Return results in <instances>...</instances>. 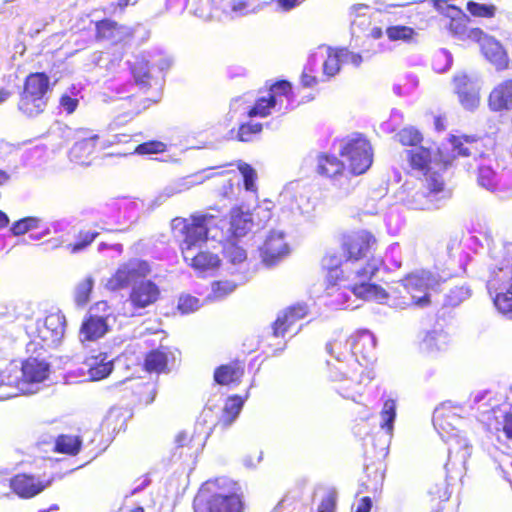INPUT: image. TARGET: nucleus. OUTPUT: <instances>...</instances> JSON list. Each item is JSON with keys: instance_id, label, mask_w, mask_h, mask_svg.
Wrapping results in <instances>:
<instances>
[{"instance_id": "39448f33", "label": "nucleus", "mask_w": 512, "mask_h": 512, "mask_svg": "<svg viewBox=\"0 0 512 512\" xmlns=\"http://www.w3.org/2000/svg\"><path fill=\"white\" fill-rule=\"evenodd\" d=\"M215 216L209 213H195L189 218L175 217L171 221L173 234L180 237L179 249L183 257L208 240L209 223Z\"/></svg>"}, {"instance_id": "473e14b6", "label": "nucleus", "mask_w": 512, "mask_h": 512, "mask_svg": "<svg viewBox=\"0 0 512 512\" xmlns=\"http://www.w3.org/2000/svg\"><path fill=\"white\" fill-rule=\"evenodd\" d=\"M82 446L78 436L61 434L55 440L53 451L60 454L77 455Z\"/></svg>"}, {"instance_id": "4468645a", "label": "nucleus", "mask_w": 512, "mask_h": 512, "mask_svg": "<svg viewBox=\"0 0 512 512\" xmlns=\"http://www.w3.org/2000/svg\"><path fill=\"white\" fill-rule=\"evenodd\" d=\"M101 310L104 313L102 315L90 313L84 318L80 333L84 336L86 341H95L102 338L109 330L108 317H109V305L106 301L97 302L92 308Z\"/></svg>"}, {"instance_id": "de8ad7c7", "label": "nucleus", "mask_w": 512, "mask_h": 512, "mask_svg": "<svg viewBox=\"0 0 512 512\" xmlns=\"http://www.w3.org/2000/svg\"><path fill=\"white\" fill-rule=\"evenodd\" d=\"M93 289V280L88 277L80 281L75 290V302L83 306L90 300V295Z\"/></svg>"}, {"instance_id": "37998d69", "label": "nucleus", "mask_w": 512, "mask_h": 512, "mask_svg": "<svg viewBox=\"0 0 512 512\" xmlns=\"http://www.w3.org/2000/svg\"><path fill=\"white\" fill-rule=\"evenodd\" d=\"M381 428L385 429L390 435L393 432V423L396 417V403L393 399H387L381 411Z\"/></svg>"}, {"instance_id": "6e6d98bb", "label": "nucleus", "mask_w": 512, "mask_h": 512, "mask_svg": "<svg viewBox=\"0 0 512 512\" xmlns=\"http://www.w3.org/2000/svg\"><path fill=\"white\" fill-rule=\"evenodd\" d=\"M454 417V414L444 410H436L433 416V423L436 428L444 433H449L453 430L450 419Z\"/></svg>"}, {"instance_id": "8fccbe9b", "label": "nucleus", "mask_w": 512, "mask_h": 512, "mask_svg": "<svg viewBox=\"0 0 512 512\" xmlns=\"http://www.w3.org/2000/svg\"><path fill=\"white\" fill-rule=\"evenodd\" d=\"M239 172L243 176L244 187L247 191H255L256 184L255 181L257 179L256 171L252 168V166L248 163L239 162L237 165Z\"/></svg>"}, {"instance_id": "f8f14e48", "label": "nucleus", "mask_w": 512, "mask_h": 512, "mask_svg": "<svg viewBox=\"0 0 512 512\" xmlns=\"http://www.w3.org/2000/svg\"><path fill=\"white\" fill-rule=\"evenodd\" d=\"M292 96V85L287 80H278L273 83L267 96L258 97L253 106L247 111V116L253 117H267L271 114V110L279 103L282 98H289Z\"/></svg>"}, {"instance_id": "4d7b16f0", "label": "nucleus", "mask_w": 512, "mask_h": 512, "mask_svg": "<svg viewBox=\"0 0 512 512\" xmlns=\"http://www.w3.org/2000/svg\"><path fill=\"white\" fill-rule=\"evenodd\" d=\"M338 494L335 489H330L321 499L316 512H336Z\"/></svg>"}, {"instance_id": "7c9ffc66", "label": "nucleus", "mask_w": 512, "mask_h": 512, "mask_svg": "<svg viewBox=\"0 0 512 512\" xmlns=\"http://www.w3.org/2000/svg\"><path fill=\"white\" fill-rule=\"evenodd\" d=\"M125 414L119 409L108 411L101 423V428L109 435H116L126 430Z\"/></svg>"}, {"instance_id": "7ed1b4c3", "label": "nucleus", "mask_w": 512, "mask_h": 512, "mask_svg": "<svg viewBox=\"0 0 512 512\" xmlns=\"http://www.w3.org/2000/svg\"><path fill=\"white\" fill-rule=\"evenodd\" d=\"M378 240L375 234L367 229H359L345 233L340 239V250L346 262L365 261L355 272L356 277L371 280L384 265V259L376 256Z\"/></svg>"}, {"instance_id": "20e7f679", "label": "nucleus", "mask_w": 512, "mask_h": 512, "mask_svg": "<svg viewBox=\"0 0 512 512\" xmlns=\"http://www.w3.org/2000/svg\"><path fill=\"white\" fill-rule=\"evenodd\" d=\"M51 91L50 78L45 72L29 73L19 93L18 111L28 119L37 118L46 111Z\"/></svg>"}, {"instance_id": "e433bc0d", "label": "nucleus", "mask_w": 512, "mask_h": 512, "mask_svg": "<svg viewBox=\"0 0 512 512\" xmlns=\"http://www.w3.org/2000/svg\"><path fill=\"white\" fill-rule=\"evenodd\" d=\"M395 139L402 146L419 147L424 140L423 134L413 126L400 129L395 134Z\"/></svg>"}, {"instance_id": "f03ea898", "label": "nucleus", "mask_w": 512, "mask_h": 512, "mask_svg": "<svg viewBox=\"0 0 512 512\" xmlns=\"http://www.w3.org/2000/svg\"><path fill=\"white\" fill-rule=\"evenodd\" d=\"M192 507L193 512H245V494L238 481L219 476L200 485Z\"/></svg>"}, {"instance_id": "aec40b11", "label": "nucleus", "mask_w": 512, "mask_h": 512, "mask_svg": "<svg viewBox=\"0 0 512 512\" xmlns=\"http://www.w3.org/2000/svg\"><path fill=\"white\" fill-rule=\"evenodd\" d=\"M453 83L461 105L467 110L477 108L480 97L473 81L467 75L461 74L454 77Z\"/></svg>"}, {"instance_id": "ea45409f", "label": "nucleus", "mask_w": 512, "mask_h": 512, "mask_svg": "<svg viewBox=\"0 0 512 512\" xmlns=\"http://www.w3.org/2000/svg\"><path fill=\"white\" fill-rule=\"evenodd\" d=\"M457 159L453 147L441 146L434 152V164L438 165L441 170H446L451 167Z\"/></svg>"}, {"instance_id": "a18cd8bd", "label": "nucleus", "mask_w": 512, "mask_h": 512, "mask_svg": "<svg viewBox=\"0 0 512 512\" xmlns=\"http://www.w3.org/2000/svg\"><path fill=\"white\" fill-rule=\"evenodd\" d=\"M224 257L232 264H239L246 260V251L233 241H228L223 249Z\"/></svg>"}, {"instance_id": "a211bd4d", "label": "nucleus", "mask_w": 512, "mask_h": 512, "mask_svg": "<svg viewBox=\"0 0 512 512\" xmlns=\"http://www.w3.org/2000/svg\"><path fill=\"white\" fill-rule=\"evenodd\" d=\"M171 360H174V356L170 348L161 345L145 353L141 367L148 374L159 375L169 371L168 365Z\"/></svg>"}, {"instance_id": "58836bf2", "label": "nucleus", "mask_w": 512, "mask_h": 512, "mask_svg": "<svg viewBox=\"0 0 512 512\" xmlns=\"http://www.w3.org/2000/svg\"><path fill=\"white\" fill-rule=\"evenodd\" d=\"M177 449H187L190 454L196 453L203 445L200 438H195V434L189 431H181L175 437Z\"/></svg>"}, {"instance_id": "603ef678", "label": "nucleus", "mask_w": 512, "mask_h": 512, "mask_svg": "<svg viewBox=\"0 0 512 512\" xmlns=\"http://www.w3.org/2000/svg\"><path fill=\"white\" fill-rule=\"evenodd\" d=\"M112 371V363L110 361L101 360L91 364L88 369L89 377L94 380H101L107 377Z\"/></svg>"}, {"instance_id": "ddd939ff", "label": "nucleus", "mask_w": 512, "mask_h": 512, "mask_svg": "<svg viewBox=\"0 0 512 512\" xmlns=\"http://www.w3.org/2000/svg\"><path fill=\"white\" fill-rule=\"evenodd\" d=\"M53 478L41 479L34 474L20 472L9 480V487L20 499H32L51 486Z\"/></svg>"}, {"instance_id": "9b49d317", "label": "nucleus", "mask_w": 512, "mask_h": 512, "mask_svg": "<svg viewBox=\"0 0 512 512\" xmlns=\"http://www.w3.org/2000/svg\"><path fill=\"white\" fill-rule=\"evenodd\" d=\"M339 154L347 159L349 169L353 175L365 173L373 162L371 144L362 134H356L347 139Z\"/></svg>"}, {"instance_id": "5701e85b", "label": "nucleus", "mask_w": 512, "mask_h": 512, "mask_svg": "<svg viewBox=\"0 0 512 512\" xmlns=\"http://www.w3.org/2000/svg\"><path fill=\"white\" fill-rule=\"evenodd\" d=\"M342 258L335 252L326 253L321 259V267L325 271L326 289H334L344 279V271L341 268Z\"/></svg>"}, {"instance_id": "338daca9", "label": "nucleus", "mask_w": 512, "mask_h": 512, "mask_svg": "<svg viewBox=\"0 0 512 512\" xmlns=\"http://www.w3.org/2000/svg\"><path fill=\"white\" fill-rule=\"evenodd\" d=\"M372 506V499L369 496H364L359 499L354 512H370Z\"/></svg>"}, {"instance_id": "f257e3e1", "label": "nucleus", "mask_w": 512, "mask_h": 512, "mask_svg": "<svg viewBox=\"0 0 512 512\" xmlns=\"http://www.w3.org/2000/svg\"><path fill=\"white\" fill-rule=\"evenodd\" d=\"M151 272L147 261L131 260L121 265L107 281L111 291L125 289L132 285L128 301L136 309L155 304L161 295L160 288L151 280H144Z\"/></svg>"}, {"instance_id": "bb28decb", "label": "nucleus", "mask_w": 512, "mask_h": 512, "mask_svg": "<svg viewBox=\"0 0 512 512\" xmlns=\"http://www.w3.org/2000/svg\"><path fill=\"white\" fill-rule=\"evenodd\" d=\"M344 163L335 155L321 153L317 157V173L333 178L341 176L345 172Z\"/></svg>"}, {"instance_id": "72a5a7b5", "label": "nucleus", "mask_w": 512, "mask_h": 512, "mask_svg": "<svg viewBox=\"0 0 512 512\" xmlns=\"http://www.w3.org/2000/svg\"><path fill=\"white\" fill-rule=\"evenodd\" d=\"M388 298L391 300L392 305L397 308L405 309L414 307L413 298L403 278L399 281L398 285L388 293Z\"/></svg>"}, {"instance_id": "c03bdc74", "label": "nucleus", "mask_w": 512, "mask_h": 512, "mask_svg": "<svg viewBox=\"0 0 512 512\" xmlns=\"http://www.w3.org/2000/svg\"><path fill=\"white\" fill-rule=\"evenodd\" d=\"M428 497L431 506L447 502L450 498L448 485L445 482L434 484L429 488Z\"/></svg>"}, {"instance_id": "a878e982", "label": "nucleus", "mask_w": 512, "mask_h": 512, "mask_svg": "<svg viewBox=\"0 0 512 512\" xmlns=\"http://www.w3.org/2000/svg\"><path fill=\"white\" fill-rule=\"evenodd\" d=\"M244 405V400L239 395L229 396L224 404L221 415L214 427L220 426L221 428H227L230 426L240 414Z\"/></svg>"}, {"instance_id": "412c9836", "label": "nucleus", "mask_w": 512, "mask_h": 512, "mask_svg": "<svg viewBox=\"0 0 512 512\" xmlns=\"http://www.w3.org/2000/svg\"><path fill=\"white\" fill-rule=\"evenodd\" d=\"M488 106L495 112L512 108V78L502 81L491 90Z\"/></svg>"}, {"instance_id": "dca6fc26", "label": "nucleus", "mask_w": 512, "mask_h": 512, "mask_svg": "<svg viewBox=\"0 0 512 512\" xmlns=\"http://www.w3.org/2000/svg\"><path fill=\"white\" fill-rule=\"evenodd\" d=\"M309 314V307L306 303H295L282 310L272 323V334L274 337H284L285 334L298 321Z\"/></svg>"}, {"instance_id": "864d4df0", "label": "nucleus", "mask_w": 512, "mask_h": 512, "mask_svg": "<svg viewBox=\"0 0 512 512\" xmlns=\"http://www.w3.org/2000/svg\"><path fill=\"white\" fill-rule=\"evenodd\" d=\"M469 296V290L464 286H455L445 295V305L456 307Z\"/></svg>"}, {"instance_id": "13d9d810", "label": "nucleus", "mask_w": 512, "mask_h": 512, "mask_svg": "<svg viewBox=\"0 0 512 512\" xmlns=\"http://www.w3.org/2000/svg\"><path fill=\"white\" fill-rule=\"evenodd\" d=\"M370 7L366 4H357L352 7V26L360 27L364 25L365 20H368V24H370Z\"/></svg>"}, {"instance_id": "052dcab7", "label": "nucleus", "mask_w": 512, "mask_h": 512, "mask_svg": "<svg viewBox=\"0 0 512 512\" xmlns=\"http://www.w3.org/2000/svg\"><path fill=\"white\" fill-rule=\"evenodd\" d=\"M338 51L343 63L351 64L355 67H359L361 65L363 58L360 53L353 52L348 48H340Z\"/></svg>"}, {"instance_id": "774afa93", "label": "nucleus", "mask_w": 512, "mask_h": 512, "mask_svg": "<svg viewBox=\"0 0 512 512\" xmlns=\"http://www.w3.org/2000/svg\"><path fill=\"white\" fill-rule=\"evenodd\" d=\"M503 432L509 440H512V412H507L503 416Z\"/></svg>"}, {"instance_id": "3c124183", "label": "nucleus", "mask_w": 512, "mask_h": 512, "mask_svg": "<svg viewBox=\"0 0 512 512\" xmlns=\"http://www.w3.org/2000/svg\"><path fill=\"white\" fill-rule=\"evenodd\" d=\"M167 146L164 142L158 140H149L137 145L134 153L139 155L159 154L165 152Z\"/></svg>"}, {"instance_id": "393cba45", "label": "nucleus", "mask_w": 512, "mask_h": 512, "mask_svg": "<svg viewBox=\"0 0 512 512\" xmlns=\"http://www.w3.org/2000/svg\"><path fill=\"white\" fill-rule=\"evenodd\" d=\"M183 259L189 266L199 272L214 270L219 267L221 262L218 255L208 250H201L192 256H190V253H186V257H183Z\"/></svg>"}, {"instance_id": "6ab92c4d", "label": "nucleus", "mask_w": 512, "mask_h": 512, "mask_svg": "<svg viewBox=\"0 0 512 512\" xmlns=\"http://www.w3.org/2000/svg\"><path fill=\"white\" fill-rule=\"evenodd\" d=\"M450 146L458 157H482L484 155V144L480 137L470 135H450L448 137Z\"/></svg>"}, {"instance_id": "b1692460", "label": "nucleus", "mask_w": 512, "mask_h": 512, "mask_svg": "<svg viewBox=\"0 0 512 512\" xmlns=\"http://www.w3.org/2000/svg\"><path fill=\"white\" fill-rule=\"evenodd\" d=\"M481 52L497 71H504L508 69V54L503 46L493 37L482 44Z\"/></svg>"}, {"instance_id": "e2e57ef3", "label": "nucleus", "mask_w": 512, "mask_h": 512, "mask_svg": "<svg viewBox=\"0 0 512 512\" xmlns=\"http://www.w3.org/2000/svg\"><path fill=\"white\" fill-rule=\"evenodd\" d=\"M467 22L468 17L464 13L460 12L458 17L450 19L448 28L454 34H461L465 31Z\"/></svg>"}, {"instance_id": "4be33fe9", "label": "nucleus", "mask_w": 512, "mask_h": 512, "mask_svg": "<svg viewBox=\"0 0 512 512\" xmlns=\"http://www.w3.org/2000/svg\"><path fill=\"white\" fill-rule=\"evenodd\" d=\"M244 372V364L238 360H233L218 366L214 370L213 378L215 383L221 386L237 385L241 382Z\"/></svg>"}, {"instance_id": "bf43d9fd", "label": "nucleus", "mask_w": 512, "mask_h": 512, "mask_svg": "<svg viewBox=\"0 0 512 512\" xmlns=\"http://www.w3.org/2000/svg\"><path fill=\"white\" fill-rule=\"evenodd\" d=\"M198 306V299L190 295L181 296L177 304V308L182 314L191 313L195 311Z\"/></svg>"}, {"instance_id": "0e129e2a", "label": "nucleus", "mask_w": 512, "mask_h": 512, "mask_svg": "<svg viewBox=\"0 0 512 512\" xmlns=\"http://www.w3.org/2000/svg\"><path fill=\"white\" fill-rule=\"evenodd\" d=\"M226 173L232 174V178H229L227 184L223 185V187L219 191V195L222 198L229 199V198H231L234 195V182H233V180H235L237 178V171L236 170H230V171H226Z\"/></svg>"}, {"instance_id": "69168bd1", "label": "nucleus", "mask_w": 512, "mask_h": 512, "mask_svg": "<svg viewBox=\"0 0 512 512\" xmlns=\"http://www.w3.org/2000/svg\"><path fill=\"white\" fill-rule=\"evenodd\" d=\"M59 104L67 114H72L78 107V99L63 94L59 99Z\"/></svg>"}, {"instance_id": "2eb2a0df", "label": "nucleus", "mask_w": 512, "mask_h": 512, "mask_svg": "<svg viewBox=\"0 0 512 512\" xmlns=\"http://www.w3.org/2000/svg\"><path fill=\"white\" fill-rule=\"evenodd\" d=\"M290 253L283 232L271 231L260 247V256L267 265H274Z\"/></svg>"}, {"instance_id": "a19ab883", "label": "nucleus", "mask_w": 512, "mask_h": 512, "mask_svg": "<svg viewBox=\"0 0 512 512\" xmlns=\"http://www.w3.org/2000/svg\"><path fill=\"white\" fill-rule=\"evenodd\" d=\"M263 130L261 123L246 122L239 125L236 139L240 142H250Z\"/></svg>"}, {"instance_id": "2f4dec72", "label": "nucleus", "mask_w": 512, "mask_h": 512, "mask_svg": "<svg viewBox=\"0 0 512 512\" xmlns=\"http://www.w3.org/2000/svg\"><path fill=\"white\" fill-rule=\"evenodd\" d=\"M478 183L492 192L502 191L506 188L496 172L490 166H480L477 176Z\"/></svg>"}, {"instance_id": "4c0bfd02", "label": "nucleus", "mask_w": 512, "mask_h": 512, "mask_svg": "<svg viewBox=\"0 0 512 512\" xmlns=\"http://www.w3.org/2000/svg\"><path fill=\"white\" fill-rule=\"evenodd\" d=\"M386 35L392 42L402 41L411 43L415 40L417 33L414 28L406 25H391L386 28Z\"/></svg>"}, {"instance_id": "f704fd0d", "label": "nucleus", "mask_w": 512, "mask_h": 512, "mask_svg": "<svg viewBox=\"0 0 512 512\" xmlns=\"http://www.w3.org/2000/svg\"><path fill=\"white\" fill-rule=\"evenodd\" d=\"M100 235L96 230L80 229L75 236V240L67 245V250L71 254H77L87 249Z\"/></svg>"}, {"instance_id": "c756f323", "label": "nucleus", "mask_w": 512, "mask_h": 512, "mask_svg": "<svg viewBox=\"0 0 512 512\" xmlns=\"http://www.w3.org/2000/svg\"><path fill=\"white\" fill-rule=\"evenodd\" d=\"M98 137L83 139L74 144L71 150V155L76 162L82 165L89 164L91 156L95 152Z\"/></svg>"}, {"instance_id": "09e8293b", "label": "nucleus", "mask_w": 512, "mask_h": 512, "mask_svg": "<svg viewBox=\"0 0 512 512\" xmlns=\"http://www.w3.org/2000/svg\"><path fill=\"white\" fill-rule=\"evenodd\" d=\"M466 9L471 15L482 18H492L496 12L494 5L480 4L474 1L467 2Z\"/></svg>"}, {"instance_id": "5fc2aeb1", "label": "nucleus", "mask_w": 512, "mask_h": 512, "mask_svg": "<svg viewBox=\"0 0 512 512\" xmlns=\"http://www.w3.org/2000/svg\"><path fill=\"white\" fill-rule=\"evenodd\" d=\"M230 8L236 14L245 15L260 9L261 4L256 0H234L231 2Z\"/></svg>"}, {"instance_id": "6e6552de", "label": "nucleus", "mask_w": 512, "mask_h": 512, "mask_svg": "<svg viewBox=\"0 0 512 512\" xmlns=\"http://www.w3.org/2000/svg\"><path fill=\"white\" fill-rule=\"evenodd\" d=\"M66 318L60 312L48 314L36 326L35 332L30 336L27 351L36 353L39 350H48L57 346L64 337Z\"/></svg>"}, {"instance_id": "1a4fd4ad", "label": "nucleus", "mask_w": 512, "mask_h": 512, "mask_svg": "<svg viewBox=\"0 0 512 512\" xmlns=\"http://www.w3.org/2000/svg\"><path fill=\"white\" fill-rule=\"evenodd\" d=\"M407 161L410 168L424 176L423 195H434L442 192L445 187L444 180L436 171H432L434 151L428 147L419 146L407 152Z\"/></svg>"}, {"instance_id": "9d476101", "label": "nucleus", "mask_w": 512, "mask_h": 512, "mask_svg": "<svg viewBox=\"0 0 512 512\" xmlns=\"http://www.w3.org/2000/svg\"><path fill=\"white\" fill-rule=\"evenodd\" d=\"M487 289L494 292L493 304L503 316L512 319V267L494 268L487 280Z\"/></svg>"}, {"instance_id": "0eeeda50", "label": "nucleus", "mask_w": 512, "mask_h": 512, "mask_svg": "<svg viewBox=\"0 0 512 512\" xmlns=\"http://www.w3.org/2000/svg\"><path fill=\"white\" fill-rule=\"evenodd\" d=\"M449 277V273L439 272L438 269L435 271L423 269L404 276L403 279L413 298L414 307H428L431 304L429 291L438 290L439 286L445 283Z\"/></svg>"}, {"instance_id": "f3484780", "label": "nucleus", "mask_w": 512, "mask_h": 512, "mask_svg": "<svg viewBox=\"0 0 512 512\" xmlns=\"http://www.w3.org/2000/svg\"><path fill=\"white\" fill-rule=\"evenodd\" d=\"M132 36L131 29L110 18H103L95 22V39L97 41L109 40L112 44H118Z\"/></svg>"}, {"instance_id": "79ce46f5", "label": "nucleus", "mask_w": 512, "mask_h": 512, "mask_svg": "<svg viewBox=\"0 0 512 512\" xmlns=\"http://www.w3.org/2000/svg\"><path fill=\"white\" fill-rule=\"evenodd\" d=\"M41 220L38 217L29 216L21 218L15 221L10 230L11 233L15 236L24 235L25 233L37 229L39 227Z\"/></svg>"}, {"instance_id": "c9c22d12", "label": "nucleus", "mask_w": 512, "mask_h": 512, "mask_svg": "<svg viewBox=\"0 0 512 512\" xmlns=\"http://www.w3.org/2000/svg\"><path fill=\"white\" fill-rule=\"evenodd\" d=\"M375 338L367 330L359 331L353 336L352 347L356 354L367 356L375 348Z\"/></svg>"}, {"instance_id": "680f3d73", "label": "nucleus", "mask_w": 512, "mask_h": 512, "mask_svg": "<svg viewBox=\"0 0 512 512\" xmlns=\"http://www.w3.org/2000/svg\"><path fill=\"white\" fill-rule=\"evenodd\" d=\"M236 284L231 281H216L212 284V291L216 297H223L235 288Z\"/></svg>"}, {"instance_id": "cd10ccee", "label": "nucleus", "mask_w": 512, "mask_h": 512, "mask_svg": "<svg viewBox=\"0 0 512 512\" xmlns=\"http://www.w3.org/2000/svg\"><path fill=\"white\" fill-rule=\"evenodd\" d=\"M363 282L353 284L349 286L350 291L359 299L362 300H384L388 299V293L381 286L371 283L370 280H364Z\"/></svg>"}, {"instance_id": "c85d7f7f", "label": "nucleus", "mask_w": 512, "mask_h": 512, "mask_svg": "<svg viewBox=\"0 0 512 512\" xmlns=\"http://www.w3.org/2000/svg\"><path fill=\"white\" fill-rule=\"evenodd\" d=\"M252 219L249 213L243 212L240 208L232 209L230 213L229 234L232 238L245 236L251 229Z\"/></svg>"}, {"instance_id": "49530a36", "label": "nucleus", "mask_w": 512, "mask_h": 512, "mask_svg": "<svg viewBox=\"0 0 512 512\" xmlns=\"http://www.w3.org/2000/svg\"><path fill=\"white\" fill-rule=\"evenodd\" d=\"M341 56L337 50L329 52L326 60L323 63V73L325 76L331 78L337 75L341 69Z\"/></svg>"}, {"instance_id": "423d86ee", "label": "nucleus", "mask_w": 512, "mask_h": 512, "mask_svg": "<svg viewBox=\"0 0 512 512\" xmlns=\"http://www.w3.org/2000/svg\"><path fill=\"white\" fill-rule=\"evenodd\" d=\"M7 379L15 390L14 395H26L31 386L44 382L50 374V364L44 359L29 356L21 362L20 368L15 361L10 362Z\"/></svg>"}]
</instances>
